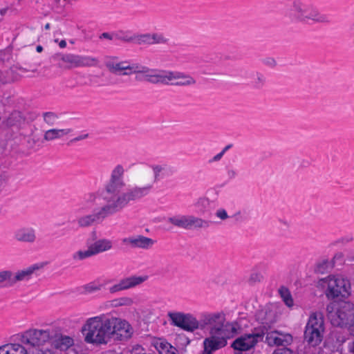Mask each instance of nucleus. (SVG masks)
I'll return each instance as SVG.
<instances>
[{
  "label": "nucleus",
  "instance_id": "nucleus-58",
  "mask_svg": "<svg viewBox=\"0 0 354 354\" xmlns=\"http://www.w3.org/2000/svg\"><path fill=\"white\" fill-rule=\"evenodd\" d=\"M3 74V72L0 71V82H2L3 84H6V83H8L10 81V79H3L1 75Z\"/></svg>",
  "mask_w": 354,
  "mask_h": 354
},
{
  "label": "nucleus",
  "instance_id": "nucleus-53",
  "mask_svg": "<svg viewBox=\"0 0 354 354\" xmlns=\"http://www.w3.org/2000/svg\"><path fill=\"white\" fill-rule=\"evenodd\" d=\"M227 173L228 178L230 179L234 178L237 175L236 171H234V169H229L227 170Z\"/></svg>",
  "mask_w": 354,
  "mask_h": 354
},
{
  "label": "nucleus",
  "instance_id": "nucleus-44",
  "mask_svg": "<svg viewBox=\"0 0 354 354\" xmlns=\"http://www.w3.org/2000/svg\"><path fill=\"white\" fill-rule=\"evenodd\" d=\"M11 277L10 270H2L0 271V284L7 281L10 285V279Z\"/></svg>",
  "mask_w": 354,
  "mask_h": 354
},
{
  "label": "nucleus",
  "instance_id": "nucleus-36",
  "mask_svg": "<svg viewBox=\"0 0 354 354\" xmlns=\"http://www.w3.org/2000/svg\"><path fill=\"white\" fill-rule=\"evenodd\" d=\"M195 206L200 214H205L208 210L209 200L207 198H201L198 200Z\"/></svg>",
  "mask_w": 354,
  "mask_h": 354
},
{
  "label": "nucleus",
  "instance_id": "nucleus-22",
  "mask_svg": "<svg viewBox=\"0 0 354 354\" xmlns=\"http://www.w3.org/2000/svg\"><path fill=\"white\" fill-rule=\"evenodd\" d=\"M252 336L249 334H244L236 338L232 344L231 346L239 351H246L253 348L257 344V341L252 339Z\"/></svg>",
  "mask_w": 354,
  "mask_h": 354
},
{
  "label": "nucleus",
  "instance_id": "nucleus-20",
  "mask_svg": "<svg viewBox=\"0 0 354 354\" xmlns=\"http://www.w3.org/2000/svg\"><path fill=\"white\" fill-rule=\"evenodd\" d=\"M172 71L160 70L154 75H145V80L152 84H167L169 82L178 76H174Z\"/></svg>",
  "mask_w": 354,
  "mask_h": 354
},
{
  "label": "nucleus",
  "instance_id": "nucleus-15",
  "mask_svg": "<svg viewBox=\"0 0 354 354\" xmlns=\"http://www.w3.org/2000/svg\"><path fill=\"white\" fill-rule=\"evenodd\" d=\"M271 311H269V313H270ZM268 310H261L258 311L257 313V319L260 322L263 326L254 328L253 332L249 335L252 336V339L254 341H257V343L258 342H261L263 339L264 335H267V333L268 330V327L266 325H269L270 324L272 323L273 321L271 319H269L268 316Z\"/></svg>",
  "mask_w": 354,
  "mask_h": 354
},
{
  "label": "nucleus",
  "instance_id": "nucleus-57",
  "mask_svg": "<svg viewBox=\"0 0 354 354\" xmlns=\"http://www.w3.org/2000/svg\"><path fill=\"white\" fill-rule=\"evenodd\" d=\"M160 70H158V69H152V68H149L148 70V73H147L146 75H154L157 73H158Z\"/></svg>",
  "mask_w": 354,
  "mask_h": 354
},
{
  "label": "nucleus",
  "instance_id": "nucleus-8",
  "mask_svg": "<svg viewBox=\"0 0 354 354\" xmlns=\"http://www.w3.org/2000/svg\"><path fill=\"white\" fill-rule=\"evenodd\" d=\"M120 212L115 205L105 203L104 205L94 211L92 214L79 217L77 220L80 227H88L93 225L102 223L107 217Z\"/></svg>",
  "mask_w": 354,
  "mask_h": 354
},
{
  "label": "nucleus",
  "instance_id": "nucleus-47",
  "mask_svg": "<svg viewBox=\"0 0 354 354\" xmlns=\"http://www.w3.org/2000/svg\"><path fill=\"white\" fill-rule=\"evenodd\" d=\"M350 333L354 336V313H352L348 326L347 327Z\"/></svg>",
  "mask_w": 354,
  "mask_h": 354
},
{
  "label": "nucleus",
  "instance_id": "nucleus-17",
  "mask_svg": "<svg viewBox=\"0 0 354 354\" xmlns=\"http://www.w3.org/2000/svg\"><path fill=\"white\" fill-rule=\"evenodd\" d=\"M155 241L143 235H136L126 237L122 239V243L124 245H129L131 248H141L148 250L151 248Z\"/></svg>",
  "mask_w": 354,
  "mask_h": 354
},
{
  "label": "nucleus",
  "instance_id": "nucleus-12",
  "mask_svg": "<svg viewBox=\"0 0 354 354\" xmlns=\"http://www.w3.org/2000/svg\"><path fill=\"white\" fill-rule=\"evenodd\" d=\"M167 316L171 324L177 326L185 331L194 332L200 329V323L193 315L181 312H169Z\"/></svg>",
  "mask_w": 354,
  "mask_h": 354
},
{
  "label": "nucleus",
  "instance_id": "nucleus-19",
  "mask_svg": "<svg viewBox=\"0 0 354 354\" xmlns=\"http://www.w3.org/2000/svg\"><path fill=\"white\" fill-rule=\"evenodd\" d=\"M13 238L19 243L33 244L37 240L36 230L31 227H22L14 232Z\"/></svg>",
  "mask_w": 354,
  "mask_h": 354
},
{
  "label": "nucleus",
  "instance_id": "nucleus-60",
  "mask_svg": "<svg viewBox=\"0 0 354 354\" xmlns=\"http://www.w3.org/2000/svg\"><path fill=\"white\" fill-rule=\"evenodd\" d=\"M36 50H37V52H38V53H41V52H42V50H43V47H42V46H37Z\"/></svg>",
  "mask_w": 354,
  "mask_h": 354
},
{
  "label": "nucleus",
  "instance_id": "nucleus-49",
  "mask_svg": "<svg viewBox=\"0 0 354 354\" xmlns=\"http://www.w3.org/2000/svg\"><path fill=\"white\" fill-rule=\"evenodd\" d=\"M88 137V133H85V134H82V135L78 136L71 139L70 140L68 145L70 143L76 142L80 141L82 140H84V139L87 138Z\"/></svg>",
  "mask_w": 354,
  "mask_h": 354
},
{
  "label": "nucleus",
  "instance_id": "nucleus-21",
  "mask_svg": "<svg viewBox=\"0 0 354 354\" xmlns=\"http://www.w3.org/2000/svg\"><path fill=\"white\" fill-rule=\"evenodd\" d=\"M50 343L55 348L64 351L74 344V340L68 335H64L55 331V336L53 337Z\"/></svg>",
  "mask_w": 354,
  "mask_h": 354
},
{
  "label": "nucleus",
  "instance_id": "nucleus-63",
  "mask_svg": "<svg viewBox=\"0 0 354 354\" xmlns=\"http://www.w3.org/2000/svg\"><path fill=\"white\" fill-rule=\"evenodd\" d=\"M59 44H66V41L64 39H62L59 41Z\"/></svg>",
  "mask_w": 354,
  "mask_h": 354
},
{
  "label": "nucleus",
  "instance_id": "nucleus-38",
  "mask_svg": "<svg viewBox=\"0 0 354 354\" xmlns=\"http://www.w3.org/2000/svg\"><path fill=\"white\" fill-rule=\"evenodd\" d=\"M94 255L95 254H94L91 246H89L88 248V250H84V251L79 250V251L75 252L73 254V259L75 260H83V259H85L86 258L91 257Z\"/></svg>",
  "mask_w": 354,
  "mask_h": 354
},
{
  "label": "nucleus",
  "instance_id": "nucleus-45",
  "mask_svg": "<svg viewBox=\"0 0 354 354\" xmlns=\"http://www.w3.org/2000/svg\"><path fill=\"white\" fill-rule=\"evenodd\" d=\"M215 215L221 220H225L228 218L227 213L224 209H218L216 210Z\"/></svg>",
  "mask_w": 354,
  "mask_h": 354
},
{
  "label": "nucleus",
  "instance_id": "nucleus-35",
  "mask_svg": "<svg viewBox=\"0 0 354 354\" xmlns=\"http://www.w3.org/2000/svg\"><path fill=\"white\" fill-rule=\"evenodd\" d=\"M266 82V78L264 75L259 72L253 73V80L252 81V85L254 88L260 89L263 88Z\"/></svg>",
  "mask_w": 354,
  "mask_h": 354
},
{
  "label": "nucleus",
  "instance_id": "nucleus-32",
  "mask_svg": "<svg viewBox=\"0 0 354 354\" xmlns=\"http://www.w3.org/2000/svg\"><path fill=\"white\" fill-rule=\"evenodd\" d=\"M132 34L129 31L117 30L113 31L114 41H120L124 43H131Z\"/></svg>",
  "mask_w": 354,
  "mask_h": 354
},
{
  "label": "nucleus",
  "instance_id": "nucleus-55",
  "mask_svg": "<svg viewBox=\"0 0 354 354\" xmlns=\"http://www.w3.org/2000/svg\"><path fill=\"white\" fill-rule=\"evenodd\" d=\"M290 349L288 348H278V349H276L274 351V353L273 354H283V353H286V352H290Z\"/></svg>",
  "mask_w": 354,
  "mask_h": 354
},
{
  "label": "nucleus",
  "instance_id": "nucleus-27",
  "mask_svg": "<svg viewBox=\"0 0 354 354\" xmlns=\"http://www.w3.org/2000/svg\"><path fill=\"white\" fill-rule=\"evenodd\" d=\"M72 131L71 129H51L46 131L44 135V140L52 141L62 138Z\"/></svg>",
  "mask_w": 354,
  "mask_h": 354
},
{
  "label": "nucleus",
  "instance_id": "nucleus-56",
  "mask_svg": "<svg viewBox=\"0 0 354 354\" xmlns=\"http://www.w3.org/2000/svg\"><path fill=\"white\" fill-rule=\"evenodd\" d=\"M149 69V68H148L147 66H142V67H140V71H138L140 72V73L145 74V75L147 74V73H148Z\"/></svg>",
  "mask_w": 354,
  "mask_h": 354
},
{
  "label": "nucleus",
  "instance_id": "nucleus-51",
  "mask_svg": "<svg viewBox=\"0 0 354 354\" xmlns=\"http://www.w3.org/2000/svg\"><path fill=\"white\" fill-rule=\"evenodd\" d=\"M130 67L131 68L129 69V71H131L132 73H140V72H139L138 71H140V67H142V66H140V65H130Z\"/></svg>",
  "mask_w": 354,
  "mask_h": 354
},
{
  "label": "nucleus",
  "instance_id": "nucleus-59",
  "mask_svg": "<svg viewBox=\"0 0 354 354\" xmlns=\"http://www.w3.org/2000/svg\"><path fill=\"white\" fill-rule=\"evenodd\" d=\"M232 147V144H229L227 145H226L222 150L223 153H225L227 150H229L230 148Z\"/></svg>",
  "mask_w": 354,
  "mask_h": 354
},
{
  "label": "nucleus",
  "instance_id": "nucleus-64",
  "mask_svg": "<svg viewBox=\"0 0 354 354\" xmlns=\"http://www.w3.org/2000/svg\"><path fill=\"white\" fill-rule=\"evenodd\" d=\"M235 354H243L241 353H235Z\"/></svg>",
  "mask_w": 354,
  "mask_h": 354
},
{
  "label": "nucleus",
  "instance_id": "nucleus-18",
  "mask_svg": "<svg viewBox=\"0 0 354 354\" xmlns=\"http://www.w3.org/2000/svg\"><path fill=\"white\" fill-rule=\"evenodd\" d=\"M132 39L131 43L138 44H165L169 41V39L162 33L132 34Z\"/></svg>",
  "mask_w": 354,
  "mask_h": 354
},
{
  "label": "nucleus",
  "instance_id": "nucleus-52",
  "mask_svg": "<svg viewBox=\"0 0 354 354\" xmlns=\"http://www.w3.org/2000/svg\"><path fill=\"white\" fill-rule=\"evenodd\" d=\"M261 276L257 273H253L250 275V281H260Z\"/></svg>",
  "mask_w": 354,
  "mask_h": 354
},
{
  "label": "nucleus",
  "instance_id": "nucleus-11",
  "mask_svg": "<svg viewBox=\"0 0 354 354\" xmlns=\"http://www.w3.org/2000/svg\"><path fill=\"white\" fill-rule=\"evenodd\" d=\"M110 341L114 339L120 342H126L133 335L134 330L131 325L125 319L110 317Z\"/></svg>",
  "mask_w": 354,
  "mask_h": 354
},
{
  "label": "nucleus",
  "instance_id": "nucleus-6",
  "mask_svg": "<svg viewBox=\"0 0 354 354\" xmlns=\"http://www.w3.org/2000/svg\"><path fill=\"white\" fill-rule=\"evenodd\" d=\"M324 331V318L321 313H313L308 319L304 330V339L312 346L319 345L322 341Z\"/></svg>",
  "mask_w": 354,
  "mask_h": 354
},
{
  "label": "nucleus",
  "instance_id": "nucleus-24",
  "mask_svg": "<svg viewBox=\"0 0 354 354\" xmlns=\"http://www.w3.org/2000/svg\"><path fill=\"white\" fill-rule=\"evenodd\" d=\"M38 268L39 267L37 265H33L24 270H19L15 274L11 271L10 286H12L18 281L29 279L34 271Z\"/></svg>",
  "mask_w": 354,
  "mask_h": 354
},
{
  "label": "nucleus",
  "instance_id": "nucleus-25",
  "mask_svg": "<svg viewBox=\"0 0 354 354\" xmlns=\"http://www.w3.org/2000/svg\"><path fill=\"white\" fill-rule=\"evenodd\" d=\"M25 123L26 117L22 112L19 111H12L6 121V126L16 129L21 128Z\"/></svg>",
  "mask_w": 354,
  "mask_h": 354
},
{
  "label": "nucleus",
  "instance_id": "nucleus-1",
  "mask_svg": "<svg viewBox=\"0 0 354 354\" xmlns=\"http://www.w3.org/2000/svg\"><path fill=\"white\" fill-rule=\"evenodd\" d=\"M124 175V167L117 165L112 169L101 192L103 201L111 205H115V209L120 212L127 207L131 201H140L147 196L153 189V185L148 184L143 187L134 186L120 193V190L125 186Z\"/></svg>",
  "mask_w": 354,
  "mask_h": 354
},
{
  "label": "nucleus",
  "instance_id": "nucleus-34",
  "mask_svg": "<svg viewBox=\"0 0 354 354\" xmlns=\"http://www.w3.org/2000/svg\"><path fill=\"white\" fill-rule=\"evenodd\" d=\"M279 294L288 307H292L294 305L293 299L288 288L281 287L279 289Z\"/></svg>",
  "mask_w": 354,
  "mask_h": 354
},
{
  "label": "nucleus",
  "instance_id": "nucleus-28",
  "mask_svg": "<svg viewBox=\"0 0 354 354\" xmlns=\"http://www.w3.org/2000/svg\"><path fill=\"white\" fill-rule=\"evenodd\" d=\"M187 230L207 228L210 226L212 221L204 220L194 216H188Z\"/></svg>",
  "mask_w": 354,
  "mask_h": 354
},
{
  "label": "nucleus",
  "instance_id": "nucleus-61",
  "mask_svg": "<svg viewBox=\"0 0 354 354\" xmlns=\"http://www.w3.org/2000/svg\"><path fill=\"white\" fill-rule=\"evenodd\" d=\"M6 10H7L6 9H2V10H0V13H1V15H4V14L6 12Z\"/></svg>",
  "mask_w": 354,
  "mask_h": 354
},
{
  "label": "nucleus",
  "instance_id": "nucleus-42",
  "mask_svg": "<svg viewBox=\"0 0 354 354\" xmlns=\"http://www.w3.org/2000/svg\"><path fill=\"white\" fill-rule=\"evenodd\" d=\"M329 266V261L328 260H324L322 262L317 264L315 268V272L317 273L324 274L327 272Z\"/></svg>",
  "mask_w": 354,
  "mask_h": 354
},
{
  "label": "nucleus",
  "instance_id": "nucleus-13",
  "mask_svg": "<svg viewBox=\"0 0 354 354\" xmlns=\"http://www.w3.org/2000/svg\"><path fill=\"white\" fill-rule=\"evenodd\" d=\"M235 335L232 333L210 335L203 340V351L201 354H212L225 347L227 344V339L233 337Z\"/></svg>",
  "mask_w": 354,
  "mask_h": 354
},
{
  "label": "nucleus",
  "instance_id": "nucleus-3",
  "mask_svg": "<svg viewBox=\"0 0 354 354\" xmlns=\"http://www.w3.org/2000/svg\"><path fill=\"white\" fill-rule=\"evenodd\" d=\"M85 342L100 345L110 342V317L101 315L87 319L82 328Z\"/></svg>",
  "mask_w": 354,
  "mask_h": 354
},
{
  "label": "nucleus",
  "instance_id": "nucleus-29",
  "mask_svg": "<svg viewBox=\"0 0 354 354\" xmlns=\"http://www.w3.org/2000/svg\"><path fill=\"white\" fill-rule=\"evenodd\" d=\"M96 198L97 196L94 192L86 194L80 203V210L83 212L89 210L95 204Z\"/></svg>",
  "mask_w": 354,
  "mask_h": 354
},
{
  "label": "nucleus",
  "instance_id": "nucleus-4",
  "mask_svg": "<svg viewBox=\"0 0 354 354\" xmlns=\"http://www.w3.org/2000/svg\"><path fill=\"white\" fill-rule=\"evenodd\" d=\"M225 322V317L222 313L203 314L199 320V328L203 330L209 326V335L236 334L238 324Z\"/></svg>",
  "mask_w": 354,
  "mask_h": 354
},
{
  "label": "nucleus",
  "instance_id": "nucleus-9",
  "mask_svg": "<svg viewBox=\"0 0 354 354\" xmlns=\"http://www.w3.org/2000/svg\"><path fill=\"white\" fill-rule=\"evenodd\" d=\"M53 336H55L53 329H30L21 335V342L30 347L39 346L46 342H50Z\"/></svg>",
  "mask_w": 354,
  "mask_h": 354
},
{
  "label": "nucleus",
  "instance_id": "nucleus-5",
  "mask_svg": "<svg viewBox=\"0 0 354 354\" xmlns=\"http://www.w3.org/2000/svg\"><path fill=\"white\" fill-rule=\"evenodd\" d=\"M53 59L57 62L59 68L64 69L96 66L100 62L96 57L72 53H56L53 55Z\"/></svg>",
  "mask_w": 354,
  "mask_h": 354
},
{
  "label": "nucleus",
  "instance_id": "nucleus-23",
  "mask_svg": "<svg viewBox=\"0 0 354 354\" xmlns=\"http://www.w3.org/2000/svg\"><path fill=\"white\" fill-rule=\"evenodd\" d=\"M105 66L112 73L116 75H129L132 73L131 71L127 72L128 69H130V64L127 62H114L111 60H108L105 62Z\"/></svg>",
  "mask_w": 354,
  "mask_h": 354
},
{
  "label": "nucleus",
  "instance_id": "nucleus-10",
  "mask_svg": "<svg viewBox=\"0 0 354 354\" xmlns=\"http://www.w3.org/2000/svg\"><path fill=\"white\" fill-rule=\"evenodd\" d=\"M350 306V304H344L339 307L333 304L327 305V317L333 326L348 327L352 315V313L347 310Z\"/></svg>",
  "mask_w": 354,
  "mask_h": 354
},
{
  "label": "nucleus",
  "instance_id": "nucleus-40",
  "mask_svg": "<svg viewBox=\"0 0 354 354\" xmlns=\"http://www.w3.org/2000/svg\"><path fill=\"white\" fill-rule=\"evenodd\" d=\"M5 346H11L9 350H11L12 354H28L26 348L19 344H6Z\"/></svg>",
  "mask_w": 354,
  "mask_h": 354
},
{
  "label": "nucleus",
  "instance_id": "nucleus-50",
  "mask_svg": "<svg viewBox=\"0 0 354 354\" xmlns=\"http://www.w3.org/2000/svg\"><path fill=\"white\" fill-rule=\"evenodd\" d=\"M224 154L225 153H223V151H221L220 153H218V154L214 156L211 160H209V162H217V161L220 160Z\"/></svg>",
  "mask_w": 354,
  "mask_h": 354
},
{
  "label": "nucleus",
  "instance_id": "nucleus-7",
  "mask_svg": "<svg viewBox=\"0 0 354 354\" xmlns=\"http://www.w3.org/2000/svg\"><path fill=\"white\" fill-rule=\"evenodd\" d=\"M350 281L341 275L329 276L325 294L328 299L347 298L351 295Z\"/></svg>",
  "mask_w": 354,
  "mask_h": 354
},
{
  "label": "nucleus",
  "instance_id": "nucleus-16",
  "mask_svg": "<svg viewBox=\"0 0 354 354\" xmlns=\"http://www.w3.org/2000/svg\"><path fill=\"white\" fill-rule=\"evenodd\" d=\"M265 342L270 346H283L282 348H288L286 346L292 342V337L288 333L283 334L277 330H273L267 333Z\"/></svg>",
  "mask_w": 354,
  "mask_h": 354
},
{
  "label": "nucleus",
  "instance_id": "nucleus-33",
  "mask_svg": "<svg viewBox=\"0 0 354 354\" xmlns=\"http://www.w3.org/2000/svg\"><path fill=\"white\" fill-rule=\"evenodd\" d=\"M173 74H175L174 76H178V77L174 78V80L181 79L180 81L174 84L176 86H188L196 83V80L193 77L183 73L173 72Z\"/></svg>",
  "mask_w": 354,
  "mask_h": 354
},
{
  "label": "nucleus",
  "instance_id": "nucleus-2",
  "mask_svg": "<svg viewBox=\"0 0 354 354\" xmlns=\"http://www.w3.org/2000/svg\"><path fill=\"white\" fill-rule=\"evenodd\" d=\"M285 16L291 23L308 24L312 21L328 24L331 22L328 15L321 13L313 3L304 0H293Z\"/></svg>",
  "mask_w": 354,
  "mask_h": 354
},
{
  "label": "nucleus",
  "instance_id": "nucleus-30",
  "mask_svg": "<svg viewBox=\"0 0 354 354\" xmlns=\"http://www.w3.org/2000/svg\"><path fill=\"white\" fill-rule=\"evenodd\" d=\"M167 222L177 227L187 230L188 216L176 215L171 216L167 218Z\"/></svg>",
  "mask_w": 354,
  "mask_h": 354
},
{
  "label": "nucleus",
  "instance_id": "nucleus-31",
  "mask_svg": "<svg viewBox=\"0 0 354 354\" xmlns=\"http://www.w3.org/2000/svg\"><path fill=\"white\" fill-rule=\"evenodd\" d=\"M151 167L153 172L154 183L159 181L160 178L164 177L165 174L170 170V168L167 165H153Z\"/></svg>",
  "mask_w": 354,
  "mask_h": 354
},
{
  "label": "nucleus",
  "instance_id": "nucleus-26",
  "mask_svg": "<svg viewBox=\"0 0 354 354\" xmlns=\"http://www.w3.org/2000/svg\"><path fill=\"white\" fill-rule=\"evenodd\" d=\"M91 248L95 255L109 250L113 247V243L111 240L106 239H102L95 241L91 244Z\"/></svg>",
  "mask_w": 354,
  "mask_h": 354
},
{
  "label": "nucleus",
  "instance_id": "nucleus-14",
  "mask_svg": "<svg viewBox=\"0 0 354 354\" xmlns=\"http://www.w3.org/2000/svg\"><path fill=\"white\" fill-rule=\"evenodd\" d=\"M147 279V276L142 277L136 275L121 279L117 283L109 287V292L113 294L120 291L134 288L145 281Z\"/></svg>",
  "mask_w": 354,
  "mask_h": 354
},
{
  "label": "nucleus",
  "instance_id": "nucleus-43",
  "mask_svg": "<svg viewBox=\"0 0 354 354\" xmlns=\"http://www.w3.org/2000/svg\"><path fill=\"white\" fill-rule=\"evenodd\" d=\"M101 289V286L96 285L95 283H89L84 286L85 292L92 293Z\"/></svg>",
  "mask_w": 354,
  "mask_h": 354
},
{
  "label": "nucleus",
  "instance_id": "nucleus-39",
  "mask_svg": "<svg viewBox=\"0 0 354 354\" xmlns=\"http://www.w3.org/2000/svg\"><path fill=\"white\" fill-rule=\"evenodd\" d=\"M12 57V46H7L4 49L0 50V60L3 63L8 62Z\"/></svg>",
  "mask_w": 354,
  "mask_h": 354
},
{
  "label": "nucleus",
  "instance_id": "nucleus-62",
  "mask_svg": "<svg viewBox=\"0 0 354 354\" xmlns=\"http://www.w3.org/2000/svg\"><path fill=\"white\" fill-rule=\"evenodd\" d=\"M50 25L48 23L45 25V29H46V30L50 29Z\"/></svg>",
  "mask_w": 354,
  "mask_h": 354
},
{
  "label": "nucleus",
  "instance_id": "nucleus-37",
  "mask_svg": "<svg viewBox=\"0 0 354 354\" xmlns=\"http://www.w3.org/2000/svg\"><path fill=\"white\" fill-rule=\"evenodd\" d=\"M42 116L44 122L49 126H53L59 118L58 115L53 111L44 112Z\"/></svg>",
  "mask_w": 354,
  "mask_h": 354
},
{
  "label": "nucleus",
  "instance_id": "nucleus-46",
  "mask_svg": "<svg viewBox=\"0 0 354 354\" xmlns=\"http://www.w3.org/2000/svg\"><path fill=\"white\" fill-rule=\"evenodd\" d=\"M99 37L100 39H106L109 41H114L113 32H103Z\"/></svg>",
  "mask_w": 354,
  "mask_h": 354
},
{
  "label": "nucleus",
  "instance_id": "nucleus-41",
  "mask_svg": "<svg viewBox=\"0 0 354 354\" xmlns=\"http://www.w3.org/2000/svg\"><path fill=\"white\" fill-rule=\"evenodd\" d=\"M115 306H130L133 304V299L130 297H121L113 301Z\"/></svg>",
  "mask_w": 354,
  "mask_h": 354
},
{
  "label": "nucleus",
  "instance_id": "nucleus-48",
  "mask_svg": "<svg viewBox=\"0 0 354 354\" xmlns=\"http://www.w3.org/2000/svg\"><path fill=\"white\" fill-rule=\"evenodd\" d=\"M164 354H178V350L169 344V348L167 347V350L163 348Z\"/></svg>",
  "mask_w": 354,
  "mask_h": 354
},
{
  "label": "nucleus",
  "instance_id": "nucleus-54",
  "mask_svg": "<svg viewBox=\"0 0 354 354\" xmlns=\"http://www.w3.org/2000/svg\"><path fill=\"white\" fill-rule=\"evenodd\" d=\"M348 351L350 354H354V340L351 342H348Z\"/></svg>",
  "mask_w": 354,
  "mask_h": 354
}]
</instances>
